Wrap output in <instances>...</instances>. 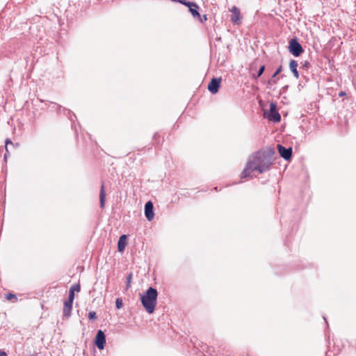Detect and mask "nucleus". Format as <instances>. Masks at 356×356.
<instances>
[{
  "instance_id": "ddd939ff",
  "label": "nucleus",
  "mask_w": 356,
  "mask_h": 356,
  "mask_svg": "<svg viewBox=\"0 0 356 356\" xmlns=\"http://www.w3.org/2000/svg\"><path fill=\"white\" fill-rule=\"evenodd\" d=\"M127 235H122L120 236L118 242V249L119 252L124 251L125 246L127 245Z\"/></svg>"
},
{
  "instance_id": "c756f323",
  "label": "nucleus",
  "mask_w": 356,
  "mask_h": 356,
  "mask_svg": "<svg viewBox=\"0 0 356 356\" xmlns=\"http://www.w3.org/2000/svg\"><path fill=\"white\" fill-rule=\"evenodd\" d=\"M203 19H204V20H207V15H204L203 16Z\"/></svg>"
},
{
  "instance_id": "9d476101",
  "label": "nucleus",
  "mask_w": 356,
  "mask_h": 356,
  "mask_svg": "<svg viewBox=\"0 0 356 356\" xmlns=\"http://www.w3.org/2000/svg\"><path fill=\"white\" fill-rule=\"evenodd\" d=\"M73 300H67L64 302V307L63 310V316L69 318L72 314Z\"/></svg>"
},
{
  "instance_id": "c85d7f7f",
  "label": "nucleus",
  "mask_w": 356,
  "mask_h": 356,
  "mask_svg": "<svg viewBox=\"0 0 356 356\" xmlns=\"http://www.w3.org/2000/svg\"><path fill=\"white\" fill-rule=\"evenodd\" d=\"M346 95V93H345L344 92H341L339 93V96H340V97H342V96H343V95Z\"/></svg>"
},
{
  "instance_id": "a211bd4d",
  "label": "nucleus",
  "mask_w": 356,
  "mask_h": 356,
  "mask_svg": "<svg viewBox=\"0 0 356 356\" xmlns=\"http://www.w3.org/2000/svg\"><path fill=\"white\" fill-rule=\"evenodd\" d=\"M123 306V302H122V299L120 298H118L116 299L115 300V307L118 309H120Z\"/></svg>"
},
{
  "instance_id": "f3484780",
  "label": "nucleus",
  "mask_w": 356,
  "mask_h": 356,
  "mask_svg": "<svg viewBox=\"0 0 356 356\" xmlns=\"http://www.w3.org/2000/svg\"><path fill=\"white\" fill-rule=\"evenodd\" d=\"M6 297L8 300H11L13 302H16L17 300L16 295L11 293L6 294Z\"/></svg>"
},
{
  "instance_id": "b1692460",
  "label": "nucleus",
  "mask_w": 356,
  "mask_h": 356,
  "mask_svg": "<svg viewBox=\"0 0 356 356\" xmlns=\"http://www.w3.org/2000/svg\"><path fill=\"white\" fill-rule=\"evenodd\" d=\"M74 291H73L72 289H70L67 300L74 301Z\"/></svg>"
},
{
  "instance_id": "4468645a",
  "label": "nucleus",
  "mask_w": 356,
  "mask_h": 356,
  "mask_svg": "<svg viewBox=\"0 0 356 356\" xmlns=\"http://www.w3.org/2000/svg\"><path fill=\"white\" fill-rule=\"evenodd\" d=\"M105 198H106V193H105V190H104V184L103 182L101 186V189H100V193H99V204H100V207L102 209L104 208V207H105Z\"/></svg>"
},
{
  "instance_id": "1a4fd4ad",
  "label": "nucleus",
  "mask_w": 356,
  "mask_h": 356,
  "mask_svg": "<svg viewBox=\"0 0 356 356\" xmlns=\"http://www.w3.org/2000/svg\"><path fill=\"white\" fill-rule=\"evenodd\" d=\"M145 216L149 221L154 218V205L151 201H148L145 204Z\"/></svg>"
},
{
  "instance_id": "9b49d317",
  "label": "nucleus",
  "mask_w": 356,
  "mask_h": 356,
  "mask_svg": "<svg viewBox=\"0 0 356 356\" xmlns=\"http://www.w3.org/2000/svg\"><path fill=\"white\" fill-rule=\"evenodd\" d=\"M282 70H283V67H282V65H280L279 67H277V69L275 70V72L272 75L271 78L268 80L267 88H270L271 86L277 83V81L278 79H275V77L280 73L282 72Z\"/></svg>"
},
{
  "instance_id": "20e7f679",
  "label": "nucleus",
  "mask_w": 356,
  "mask_h": 356,
  "mask_svg": "<svg viewBox=\"0 0 356 356\" xmlns=\"http://www.w3.org/2000/svg\"><path fill=\"white\" fill-rule=\"evenodd\" d=\"M268 119L274 122H278L281 120V116L276 109V104L271 103L270 105V110L268 114Z\"/></svg>"
},
{
  "instance_id": "cd10ccee",
  "label": "nucleus",
  "mask_w": 356,
  "mask_h": 356,
  "mask_svg": "<svg viewBox=\"0 0 356 356\" xmlns=\"http://www.w3.org/2000/svg\"><path fill=\"white\" fill-rule=\"evenodd\" d=\"M0 356H8V355L5 351L0 350Z\"/></svg>"
},
{
  "instance_id": "7ed1b4c3",
  "label": "nucleus",
  "mask_w": 356,
  "mask_h": 356,
  "mask_svg": "<svg viewBox=\"0 0 356 356\" xmlns=\"http://www.w3.org/2000/svg\"><path fill=\"white\" fill-rule=\"evenodd\" d=\"M288 49L289 51L296 57L300 56L304 52V49L297 38H293L289 40Z\"/></svg>"
},
{
  "instance_id": "dca6fc26",
  "label": "nucleus",
  "mask_w": 356,
  "mask_h": 356,
  "mask_svg": "<svg viewBox=\"0 0 356 356\" xmlns=\"http://www.w3.org/2000/svg\"><path fill=\"white\" fill-rule=\"evenodd\" d=\"M264 70H265V65H262L259 67V70H258V72H257V74L256 75H254V78L257 79H258L259 77H260V76L263 74V73H264Z\"/></svg>"
},
{
  "instance_id": "7c9ffc66",
  "label": "nucleus",
  "mask_w": 356,
  "mask_h": 356,
  "mask_svg": "<svg viewBox=\"0 0 356 356\" xmlns=\"http://www.w3.org/2000/svg\"><path fill=\"white\" fill-rule=\"evenodd\" d=\"M323 318H324V321H325L326 324L327 325V321L326 318L325 317H323Z\"/></svg>"
},
{
  "instance_id": "2f4dec72",
  "label": "nucleus",
  "mask_w": 356,
  "mask_h": 356,
  "mask_svg": "<svg viewBox=\"0 0 356 356\" xmlns=\"http://www.w3.org/2000/svg\"><path fill=\"white\" fill-rule=\"evenodd\" d=\"M172 2H177V0H170Z\"/></svg>"
},
{
  "instance_id": "423d86ee",
  "label": "nucleus",
  "mask_w": 356,
  "mask_h": 356,
  "mask_svg": "<svg viewBox=\"0 0 356 356\" xmlns=\"http://www.w3.org/2000/svg\"><path fill=\"white\" fill-rule=\"evenodd\" d=\"M277 150L281 157L286 161H289L292 157V147H285L284 146L278 144Z\"/></svg>"
},
{
  "instance_id": "f8f14e48",
  "label": "nucleus",
  "mask_w": 356,
  "mask_h": 356,
  "mask_svg": "<svg viewBox=\"0 0 356 356\" xmlns=\"http://www.w3.org/2000/svg\"><path fill=\"white\" fill-rule=\"evenodd\" d=\"M298 62L295 60H291L290 62H289V69L291 71V72L293 73V76L296 78V79H298L299 76H300V74H299V72L297 70L298 68Z\"/></svg>"
},
{
  "instance_id": "412c9836",
  "label": "nucleus",
  "mask_w": 356,
  "mask_h": 356,
  "mask_svg": "<svg viewBox=\"0 0 356 356\" xmlns=\"http://www.w3.org/2000/svg\"><path fill=\"white\" fill-rule=\"evenodd\" d=\"M131 280H132V273H129L127 277V285H126L127 289H128L130 287V283L131 282Z\"/></svg>"
},
{
  "instance_id": "f03ea898",
  "label": "nucleus",
  "mask_w": 356,
  "mask_h": 356,
  "mask_svg": "<svg viewBox=\"0 0 356 356\" xmlns=\"http://www.w3.org/2000/svg\"><path fill=\"white\" fill-rule=\"evenodd\" d=\"M140 300L143 307L149 314H152L156 306L158 291L155 288L149 287L143 295L140 296Z\"/></svg>"
},
{
  "instance_id": "0eeeda50",
  "label": "nucleus",
  "mask_w": 356,
  "mask_h": 356,
  "mask_svg": "<svg viewBox=\"0 0 356 356\" xmlns=\"http://www.w3.org/2000/svg\"><path fill=\"white\" fill-rule=\"evenodd\" d=\"M229 11L232 13L231 15V22L234 24H240L241 23V11L236 6H233Z\"/></svg>"
},
{
  "instance_id": "39448f33",
  "label": "nucleus",
  "mask_w": 356,
  "mask_h": 356,
  "mask_svg": "<svg viewBox=\"0 0 356 356\" xmlns=\"http://www.w3.org/2000/svg\"><path fill=\"white\" fill-rule=\"evenodd\" d=\"M95 344L99 350H103L106 344V335L102 330H99L95 339Z\"/></svg>"
},
{
  "instance_id": "6ab92c4d",
  "label": "nucleus",
  "mask_w": 356,
  "mask_h": 356,
  "mask_svg": "<svg viewBox=\"0 0 356 356\" xmlns=\"http://www.w3.org/2000/svg\"><path fill=\"white\" fill-rule=\"evenodd\" d=\"M177 2L187 7L189 6H193V2L188 1L186 0H177Z\"/></svg>"
},
{
  "instance_id": "6e6552de",
  "label": "nucleus",
  "mask_w": 356,
  "mask_h": 356,
  "mask_svg": "<svg viewBox=\"0 0 356 356\" xmlns=\"http://www.w3.org/2000/svg\"><path fill=\"white\" fill-rule=\"evenodd\" d=\"M221 83V78L213 77L211 79L210 83L208 85V90L212 93L216 94L218 92Z\"/></svg>"
},
{
  "instance_id": "4be33fe9",
  "label": "nucleus",
  "mask_w": 356,
  "mask_h": 356,
  "mask_svg": "<svg viewBox=\"0 0 356 356\" xmlns=\"http://www.w3.org/2000/svg\"><path fill=\"white\" fill-rule=\"evenodd\" d=\"M311 67V64L309 61L306 60L302 63L301 67L303 70H307Z\"/></svg>"
},
{
  "instance_id": "5701e85b",
  "label": "nucleus",
  "mask_w": 356,
  "mask_h": 356,
  "mask_svg": "<svg viewBox=\"0 0 356 356\" xmlns=\"http://www.w3.org/2000/svg\"><path fill=\"white\" fill-rule=\"evenodd\" d=\"M97 314H96V312H90L88 313V318L90 320H95L97 319Z\"/></svg>"
},
{
  "instance_id": "393cba45",
  "label": "nucleus",
  "mask_w": 356,
  "mask_h": 356,
  "mask_svg": "<svg viewBox=\"0 0 356 356\" xmlns=\"http://www.w3.org/2000/svg\"><path fill=\"white\" fill-rule=\"evenodd\" d=\"M14 145L13 143L11 141L10 138H6L5 140V149L8 152V145Z\"/></svg>"
},
{
  "instance_id": "473e14b6",
  "label": "nucleus",
  "mask_w": 356,
  "mask_h": 356,
  "mask_svg": "<svg viewBox=\"0 0 356 356\" xmlns=\"http://www.w3.org/2000/svg\"><path fill=\"white\" fill-rule=\"evenodd\" d=\"M156 136H157V134H155L154 136V138H156Z\"/></svg>"
},
{
  "instance_id": "f257e3e1",
  "label": "nucleus",
  "mask_w": 356,
  "mask_h": 356,
  "mask_svg": "<svg viewBox=\"0 0 356 356\" xmlns=\"http://www.w3.org/2000/svg\"><path fill=\"white\" fill-rule=\"evenodd\" d=\"M273 164V153L266 151H257L248 159L246 166L241 173V177L245 178L254 171L261 174L268 171Z\"/></svg>"
},
{
  "instance_id": "a878e982",
  "label": "nucleus",
  "mask_w": 356,
  "mask_h": 356,
  "mask_svg": "<svg viewBox=\"0 0 356 356\" xmlns=\"http://www.w3.org/2000/svg\"><path fill=\"white\" fill-rule=\"evenodd\" d=\"M288 88H289L288 85L283 86L281 89V92H286L287 91Z\"/></svg>"
},
{
  "instance_id": "bb28decb",
  "label": "nucleus",
  "mask_w": 356,
  "mask_h": 356,
  "mask_svg": "<svg viewBox=\"0 0 356 356\" xmlns=\"http://www.w3.org/2000/svg\"><path fill=\"white\" fill-rule=\"evenodd\" d=\"M9 155H10V154H9L8 151L7 152V151L6 150V153L4 154V156H3L4 160H5L6 161V160H7L8 157L9 156Z\"/></svg>"
},
{
  "instance_id": "2eb2a0df",
  "label": "nucleus",
  "mask_w": 356,
  "mask_h": 356,
  "mask_svg": "<svg viewBox=\"0 0 356 356\" xmlns=\"http://www.w3.org/2000/svg\"><path fill=\"white\" fill-rule=\"evenodd\" d=\"M188 8L193 17H200V15L198 12L199 7L196 3L193 2V6H189Z\"/></svg>"
},
{
  "instance_id": "aec40b11",
  "label": "nucleus",
  "mask_w": 356,
  "mask_h": 356,
  "mask_svg": "<svg viewBox=\"0 0 356 356\" xmlns=\"http://www.w3.org/2000/svg\"><path fill=\"white\" fill-rule=\"evenodd\" d=\"M70 289H72L73 291L79 292L81 290L80 284H73Z\"/></svg>"
}]
</instances>
